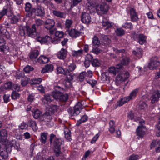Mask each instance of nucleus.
Here are the masks:
<instances>
[{
	"mask_svg": "<svg viewBox=\"0 0 160 160\" xmlns=\"http://www.w3.org/2000/svg\"><path fill=\"white\" fill-rule=\"evenodd\" d=\"M36 40L41 43H48L51 40V38L49 36H46L44 37H37Z\"/></svg>",
	"mask_w": 160,
	"mask_h": 160,
	"instance_id": "13",
	"label": "nucleus"
},
{
	"mask_svg": "<svg viewBox=\"0 0 160 160\" xmlns=\"http://www.w3.org/2000/svg\"><path fill=\"white\" fill-rule=\"evenodd\" d=\"M91 63L92 66L94 67H98L101 65L100 61L97 59H93L91 62Z\"/></svg>",
	"mask_w": 160,
	"mask_h": 160,
	"instance_id": "50",
	"label": "nucleus"
},
{
	"mask_svg": "<svg viewBox=\"0 0 160 160\" xmlns=\"http://www.w3.org/2000/svg\"><path fill=\"white\" fill-rule=\"evenodd\" d=\"M53 99L52 95L47 94L44 95V97L42 99V102L46 104L52 102Z\"/></svg>",
	"mask_w": 160,
	"mask_h": 160,
	"instance_id": "26",
	"label": "nucleus"
},
{
	"mask_svg": "<svg viewBox=\"0 0 160 160\" xmlns=\"http://www.w3.org/2000/svg\"><path fill=\"white\" fill-rule=\"evenodd\" d=\"M138 92V88L134 89L131 92L129 95L126 98L128 99V101L130 100L133 99L136 97Z\"/></svg>",
	"mask_w": 160,
	"mask_h": 160,
	"instance_id": "23",
	"label": "nucleus"
},
{
	"mask_svg": "<svg viewBox=\"0 0 160 160\" xmlns=\"http://www.w3.org/2000/svg\"><path fill=\"white\" fill-rule=\"evenodd\" d=\"M34 70V68L30 66L27 65L24 68V70L26 73H28L30 71H32Z\"/></svg>",
	"mask_w": 160,
	"mask_h": 160,
	"instance_id": "58",
	"label": "nucleus"
},
{
	"mask_svg": "<svg viewBox=\"0 0 160 160\" xmlns=\"http://www.w3.org/2000/svg\"><path fill=\"white\" fill-rule=\"evenodd\" d=\"M39 54L38 50H34L30 53L29 54V58L32 60H33L37 58Z\"/></svg>",
	"mask_w": 160,
	"mask_h": 160,
	"instance_id": "32",
	"label": "nucleus"
},
{
	"mask_svg": "<svg viewBox=\"0 0 160 160\" xmlns=\"http://www.w3.org/2000/svg\"><path fill=\"white\" fill-rule=\"evenodd\" d=\"M12 8L10 5H8L4 7L3 10L0 12V18H1L4 15H9L11 13Z\"/></svg>",
	"mask_w": 160,
	"mask_h": 160,
	"instance_id": "8",
	"label": "nucleus"
},
{
	"mask_svg": "<svg viewBox=\"0 0 160 160\" xmlns=\"http://www.w3.org/2000/svg\"><path fill=\"white\" fill-rule=\"evenodd\" d=\"M92 43L93 45L94 46H99L100 45V40L96 36H94L93 38Z\"/></svg>",
	"mask_w": 160,
	"mask_h": 160,
	"instance_id": "48",
	"label": "nucleus"
},
{
	"mask_svg": "<svg viewBox=\"0 0 160 160\" xmlns=\"http://www.w3.org/2000/svg\"><path fill=\"white\" fill-rule=\"evenodd\" d=\"M55 22L52 19H47L44 22V27L46 29L48 30L51 34H53L56 31V28H54Z\"/></svg>",
	"mask_w": 160,
	"mask_h": 160,
	"instance_id": "3",
	"label": "nucleus"
},
{
	"mask_svg": "<svg viewBox=\"0 0 160 160\" xmlns=\"http://www.w3.org/2000/svg\"><path fill=\"white\" fill-rule=\"evenodd\" d=\"M12 83L10 82H8L5 83L3 86V88L5 89H10L12 87Z\"/></svg>",
	"mask_w": 160,
	"mask_h": 160,
	"instance_id": "56",
	"label": "nucleus"
},
{
	"mask_svg": "<svg viewBox=\"0 0 160 160\" xmlns=\"http://www.w3.org/2000/svg\"><path fill=\"white\" fill-rule=\"evenodd\" d=\"M160 66V62L157 56H152L150 59V62L148 65V68L151 70L156 69Z\"/></svg>",
	"mask_w": 160,
	"mask_h": 160,
	"instance_id": "4",
	"label": "nucleus"
},
{
	"mask_svg": "<svg viewBox=\"0 0 160 160\" xmlns=\"http://www.w3.org/2000/svg\"><path fill=\"white\" fill-rule=\"evenodd\" d=\"M0 36L5 38H8L10 37L9 33L6 28H0Z\"/></svg>",
	"mask_w": 160,
	"mask_h": 160,
	"instance_id": "25",
	"label": "nucleus"
},
{
	"mask_svg": "<svg viewBox=\"0 0 160 160\" xmlns=\"http://www.w3.org/2000/svg\"><path fill=\"white\" fill-rule=\"evenodd\" d=\"M109 131L111 133H113L115 131V126L114 121L113 120H111L109 122Z\"/></svg>",
	"mask_w": 160,
	"mask_h": 160,
	"instance_id": "37",
	"label": "nucleus"
},
{
	"mask_svg": "<svg viewBox=\"0 0 160 160\" xmlns=\"http://www.w3.org/2000/svg\"><path fill=\"white\" fill-rule=\"evenodd\" d=\"M36 29L34 25H32V28L29 27L27 28L26 31L28 35L31 37H34L36 34Z\"/></svg>",
	"mask_w": 160,
	"mask_h": 160,
	"instance_id": "12",
	"label": "nucleus"
},
{
	"mask_svg": "<svg viewBox=\"0 0 160 160\" xmlns=\"http://www.w3.org/2000/svg\"><path fill=\"white\" fill-rule=\"evenodd\" d=\"M43 120L45 122H49L52 118V114H50L49 112H45L42 116Z\"/></svg>",
	"mask_w": 160,
	"mask_h": 160,
	"instance_id": "22",
	"label": "nucleus"
},
{
	"mask_svg": "<svg viewBox=\"0 0 160 160\" xmlns=\"http://www.w3.org/2000/svg\"><path fill=\"white\" fill-rule=\"evenodd\" d=\"M133 53L136 56L140 58L142 56V51L140 48H136V49L133 51Z\"/></svg>",
	"mask_w": 160,
	"mask_h": 160,
	"instance_id": "35",
	"label": "nucleus"
},
{
	"mask_svg": "<svg viewBox=\"0 0 160 160\" xmlns=\"http://www.w3.org/2000/svg\"><path fill=\"white\" fill-rule=\"evenodd\" d=\"M28 127H29L32 128L34 131H36L38 129V127L37 125L36 122L31 119L28 120L27 122Z\"/></svg>",
	"mask_w": 160,
	"mask_h": 160,
	"instance_id": "19",
	"label": "nucleus"
},
{
	"mask_svg": "<svg viewBox=\"0 0 160 160\" xmlns=\"http://www.w3.org/2000/svg\"><path fill=\"white\" fill-rule=\"evenodd\" d=\"M68 94L61 93L59 101L61 102H65L68 101Z\"/></svg>",
	"mask_w": 160,
	"mask_h": 160,
	"instance_id": "43",
	"label": "nucleus"
},
{
	"mask_svg": "<svg viewBox=\"0 0 160 160\" xmlns=\"http://www.w3.org/2000/svg\"><path fill=\"white\" fill-rule=\"evenodd\" d=\"M7 132L5 129H2L0 131V139L1 142H6L7 140Z\"/></svg>",
	"mask_w": 160,
	"mask_h": 160,
	"instance_id": "14",
	"label": "nucleus"
},
{
	"mask_svg": "<svg viewBox=\"0 0 160 160\" xmlns=\"http://www.w3.org/2000/svg\"><path fill=\"white\" fill-rule=\"evenodd\" d=\"M67 55V51L66 49L62 48L57 54V56L60 59H64Z\"/></svg>",
	"mask_w": 160,
	"mask_h": 160,
	"instance_id": "15",
	"label": "nucleus"
},
{
	"mask_svg": "<svg viewBox=\"0 0 160 160\" xmlns=\"http://www.w3.org/2000/svg\"><path fill=\"white\" fill-rule=\"evenodd\" d=\"M130 62V60L129 57H124L122 58L121 60V62L122 65H128Z\"/></svg>",
	"mask_w": 160,
	"mask_h": 160,
	"instance_id": "46",
	"label": "nucleus"
},
{
	"mask_svg": "<svg viewBox=\"0 0 160 160\" xmlns=\"http://www.w3.org/2000/svg\"><path fill=\"white\" fill-rule=\"evenodd\" d=\"M47 134L46 133H42L41 134V137L40 140L42 144H45L47 140Z\"/></svg>",
	"mask_w": 160,
	"mask_h": 160,
	"instance_id": "39",
	"label": "nucleus"
},
{
	"mask_svg": "<svg viewBox=\"0 0 160 160\" xmlns=\"http://www.w3.org/2000/svg\"><path fill=\"white\" fill-rule=\"evenodd\" d=\"M32 115L35 119H38L41 115L42 112L38 109H34L32 110Z\"/></svg>",
	"mask_w": 160,
	"mask_h": 160,
	"instance_id": "24",
	"label": "nucleus"
},
{
	"mask_svg": "<svg viewBox=\"0 0 160 160\" xmlns=\"http://www.w3.org/2000/svg\"><path fill=\"white\" fill-rule=\"evenodd\" d=\"M52 13L53 15L58 17L60 18H64L65 14L63 12L59 10H53L52 11Z\"/></svg>",
	"mask_w": 160,
	"mask_h": 160,
	"instance_id": "31",
	"label": "nucleus"
},
{
	"mask_svg": "<svg viewBox=\"0 0 160 160\" xmlns=\"http://www.w3.org/2000/svg\"><path fill=\"white\" fill-rule=\"evenodd\" d=\"M61 92L58 91H54L52 92V95L53 98H54L57 101H59L61 94Z\"/></svg>",
	"mask_w": 160,
	"mask_h": 160,
	"instance_id": "42",
	"label": "nucleus"
},
{
	"mask_svg": "<svg viewBox=\"0 0 160 160\" xmlns=\"http://www.w3.org/2000/svg\"><path fill=\"white\" fill-rule=\"evenodd\" d=\"M32 7V5L30 3L27 2L25 4V12H27V11H28Z\"/></svg>",
	"mask_w": 160,
	"mask_h": 160,
	"instance_id": "62",
	"label": "nucleus"
},
{
	"mask_svg": "<svg viewBox=\"0 0 160 160\" xmlns=\"http://www.w3.org/2000/svg\"><path fill=\"white\" fill-rule=\"evenodd\" d=\"M160 97V91L158 90L154 91L150 97L152 103L154 104L157 103L159 101Z\"/></svg>",
	"mask_w": 160,
	"mask_h": 160,
	"instance_id": "7",
	"label": "nucleus"
},
{
	"mask_svg": "<svg viewBox=\"0 0 160 160\" xmlns=\"http://www.w3.org/2000/svg\"><path fill=\"white\" fill-rule=\"evenodd\" d=\"M122 27L125 28H128L132 29L133 28V26L132 23L131 22L128 23L126 22L122 25Z\"/></svg>",
	"mask_w": 160,
	"mask_h": 160,
	"instance_id": "59",
	"label": "nucleus"
},
{
	"mask_svg": "<svg viewBox=\"0 0 160 160\" xmlns=\"http://www.w3.org/2000/svg\"><path fill=\"white\" fill-rule=\"evenodd\" d=\"M83 53V50L80 49L78 51H72L71 54L72 55L75 57H78L81 55Z\"/></svg>",
	"mask_w": 160,
	"mask_h": 160,
	"instance_id": "44",
	"label": "nucleus"
},
{
	"mask_svg": "<svg viewBox=\"0 0 160 160\" xmlns=\"http://www.w3.org/2000/svg\"><path fill=\"white\" fill-rule=\"evenodd\" d=\"M0 156L2 159L5 160L8 157V153L5 149L1 148L0 149Z\"/></svg>",
	"mask_w": 160,
	"mask_h": 160,
	"instance_id": "33",
	"label": "nucleus"
},
{
	"mask_svg": "<svg viewBox=\"0 0 160 160\" xmlns=\"http://www.w3.org/2000/svg\"><path fill=\"white\" fill-rule=\"evenodd\" d=\"M100 40L101 42L106 45H109L111 42V40L108 36L106 35H102L100 37Z\"/></svg>",
	"mask_w": 160,
	"mask_h": 160,
	"instance_id": "21",
	"label": "nucleus"
},
{
	"mask_svg": "<svg viewBox=\"0 0 160 160\" xmlns=\"http://www.w3.org/2000/svg\"><path fill=\"white\" fill-rule=\"evenodd\" d=\"M102 24L103 28L105 29L111 28L113 25L111 22L107 21H103L102 22Z\"/></svg>",
	"mask_w": 160,
	"mask_h": 160,
	"instance_id": "41",
	"label": "nucleus"
},
{
	"mask_svg": "<svg viewBox=\"0 0 160 160\" xmlns=\"http://www.w3.org/2000/svg\"><path fill=\"white\" fill-rule=\"evenodd\" d=\"M139 108L141 109H146L148 108V105L145 102H140Z\"/></svg>",
	"mask_w": 160,
	"mask_h": 160,
	"instance_id": "54",
	"label": "nucleus"
},
{
	"mask_svg": "<svg viewBox=\"0 0 160 160\" xmlns=\"http://www.w3.org/2000/svg\"><path fill=\"white\" fill-rule=\"evenodd\" d=\"M38 61L40 64H45L48 62L49 58L44 56H41L38 59Z\"/></svg>",
	"mask_w": 160,
	"mask_h": 160,
	"instance_id": "30",
	"label": "nucleus"
},
{
	"mask_svg": "<svg viewBox=\"0 0 160 160\" xmlns=\"http://www.w3.org/2000/svg\"><path fill=\"white\" fill-rule=\"evenodd\" d=\"M88 117L86 115H83L81 118L76 123V125L79 126L81 124L82 122H85L87 121L88 120Z\"/></svg>",
	"mask_w": 160,
	"mask_h": 160,
	"instance_id": "38",
	"label": "nucleus"
},
{
	"mask_svg": "<svg viewBox=\"0 0 160 160\" xmlns=\"http://www.w3.org/2000/svg\"><path fill=\"white\" fill-rule=\"evenodd\" d=\"M96 9L98 14L101 15L107 13L108 9V6L104 4L98 5L97 6Z\"/></svg>",
	"mask_w": 160,
	"mask_h": 160,
	"instance_id": "6",
	"label": "nucleus"
},
{
	"mask_svg": "<svg viewBox=\"0 0 160 160\" xmlns=\"http://www.w3.org/2000/svg\"><path fill=\"white\" fill-rule=\"evenodd\" d=\"M19 97V94L16 92H13L12 94L11 98L13 99H15Z\"/></svg>",
	"mask_w": 160,
	"mask_h": 160,
	"instance_id": "63",
	"label": "nucleus"
},
{
	"mask_svg": "<svg viewBox=\"0 0 160 160\" xmlns=\"http://www.w3.org/2000/svg\"><path fill=\"white\" fill-rule=\"evenodd\" d=\"M10 22L12 24H15L17 23L18 20V18L15 16L11 17L9 18Z\"/></svg>",
	"mask_w": 160,
	"mask_h": 160,
	"instance_id": "57",
	"label": "nucleus"
},
{
	"mask_svg": "<svg viewBox=\"0 0 160 160\" xmlns=\"http://www.w3.org/2000/svg\"><path fill=\"white\" fill-rule=\"evenodd\" d=\"M42 80V79L40 78H33L31 80L30 83L31 84H38L41 82Z\"/></svg>",
	"mask_w": 160,
	"mask_h": 160,
	"instance_id": "47",
	"label": "nucleus"
},
{
	"mask_svg": "<svg viewBox=\"0 0 160 160\" xmlns=\"http://www.w3.org/2000/svg\"><path fill=\"white\" fill-rule=\"evenodd\" d=\"M138 127L136 131V134L138 136L137 138L138 139L142 138L145 134V132L143 130L144 128H139Z\"/></svg>",
	"mask_w": 160,
	"mask_h": 160,
	"instance_id": "16",
	"label": "nucleus"
},
{
	"mask_svg": "<svg viewBox=\"0 0 160 160\" xmlns=\"http://www.w3.org/2000/svg\"><path fill=\"white\" fill-rule=\"evenodd\" d=\"M137 41L138 43L142 45L146 42V37L143 34H140L137 37Z\"/></svg>",
	"mask_w": 160,
	"mask_h": 160,
	"instance_id": "27",
	"label": "nucleus"
},
{
	"mask_svg": "<svg viewBox=\"0 0 160 160\" xmlns=\"http://www.w3.org/2000/svg\"><path fill=\"white\" fill-rule=\"evenodd\" d=\"M128 99L126 97L123 98L117 102L116 104H115L116 107H115V108H116L117 106H121L124 104L128 102Z\"/></svg>",
	"mask_w": 160,
	"mask_h": 160,
	"instance_id": "28",
	"label": "nucleus"
},
{
	"mask_svg": "<svg viewBox=\"0 0 160 160\" xmlns=\"http://www.w3.org/2000/svg\"><path fill=\"white\" fill-rule=\"evenodd\" d=\"M87 82L91 85L92 87H94L97 83V81L94 80H87Z\"/></svg>",
	"mask_w": 160,
	"mask_h": 160,
	"instance_id": "61",
	"label": "nucleus"
},
{
	"mask_svg": "<svg viewBox=\"0 0 160 160\" xmlns=\"http://www.w3.org/2000/svg\"><path fill=\"white\" fill-rule=\"evenodd\" d=\"M140 158V156L138 155L132 154L130 156L129 160H137Z\"/></svg>",
	"mask_w": 160,
	"mask_h": 160,
	"instance_id": "60",
	"label": "nucleus"
},
{
	"mask_svg": "<svg viewBox=\"0 0 160 160\" xmlns=\"http://www.w3.org/2000/svg\"><path fill=\"white\" fill-rule=\"evenodd\" d=\"M76 68V65L75 64L73 63L71 64L68 66V68L65 69L63 72V75L65 76L70 84H71L70 82L77 77V75L76 74L71 72L74 70Z\"/></svg>",
	"mask_w": 160,
	"mask_h": 160,
	"instance_id": "2",
	"label": "nucleus"
},
{
	"mask_svg": "<svg viewBox=\"0 0 160 160\" xmlns=\"http://www.w3.org/2000/svg\"><path fill=\"white\" fill-rule=\"evenodd\" d=\"M13 146V143L10 142H8L6 144H5L3 149H5L8 153L10 152L12 150V147Z\"/></svg>",
	"mask_w": 160,
	"mask_h": 160,
	"instance_id": "34",
	"label": "nucleus"
},
{
	"mask_svg": "<svg viewBox=\"0 0 160 160\" xmlns=\"http://www.w3.org/2000/svg\"><path fill=\"white\" fill-rule=\"evenodd\" d=\"M68 34L71 37L76 38L80 35V32L73 29H72L69 32Z\"/></svg>",
	"mask_w": 160,
	"mask_h": 160,
	"instance_id": "29",
	"label": "nucleus"
},
{
	"mask_svg": "<svg viewBox=\"0 0 160 160\" xmlns=\"http://www.w3.org/2000/svg\"><path fill=\"white\" fill-rule=\"evenodd\" d=\"M82 107L81 103L78 102L75 105L73 109L70 108L68 109V111L72 116H75L79 114Z\"/></svg>",
	"mask_w": 160,
	"mask_h": 160,
	"instance_id": "5",
	"label": "nucleus"
},
{
	"mask_svg": "<svg viewBox=\"0 0 160 160\" xmlns=\"http://www.w3.org/2000/svg\"><path fill=\"white\" fill-rule=\"evenodd\" d=\"M53 66L52 64H47L45 65L41 71V72L44 73L46 72H51L53 70Z\"/></svg>",
	"mask_w": 160,
	"mask_h": 160,
	"instance_id": "17",
	"label": "nucleus"
},
{
	"mask_svg": "<svg viewBox=\"0 0 160 160\" xmlns=\"http://www.w3.org/2000/svg\"><path fill=\"white\" fill-rule=\"evenodd\" d=\"M49 140L50 144H53L55 155L57 157H58L61 154V146L63 144V141L61 138L56 137V135L53 134H50Z\"/></svg>",
	"mask_w": 160,
	"mask_h": 160,
	"instance_id": "1",
	"label": "nucleus"
},
{
	"mask_svg": "<svg viewBox=\"0 0 160 160\" xmlns=\"http://www.w3.org/2000/svg\"><path fill=\"white\" fill-rule=\"evenodd\" d=\"M26 15L27 17H30L32 16L34 13L35 12V8L32 7L30 10L27 11V12Z\"/></svg>",
	"mask_w": 160,
	"mask_h": 160,
	"instance_id": "52",
	"label": "nucleus"
},
{
	"mask_svg": "<svg viewBox=\"0 0 160 160\" xmlns=\"http://www.w3.org/2000/svg\"><path fill=\"white\" fill-rule=\"evenodd\" d=\"M28 127L27 123H26L24 122H22L21 125L19 126L20 129L23 130L25 128H27Z\"/></svg>",
	"mask_w": 160,
	"mask_h": 160,
	"instance_id": "64",
	"label": "nucleus"
},
{
	"mask_svg": "<svg viewBox=\"0 0 160 160\" xmlns=\"http://www.w3.org/2000/svg\"><path fill=\"white\" fill-rule=\"evenodd\" d=\"M47 108L48 109V111L50 112L51 113H54L57 111L59 108V107L57 105L51 104L48 105Z\"/></svg>",
	"mask_w": 160,
	"mask_h": 160,
	"instance_id": "20",
	"label": "nucleus"
},
{
	"mask_svg": "<svg viewBox=\"0 0 160 160\" xmlns=\"http://www.w3.org/2000/svg\"><path fill=\"white\" fill-rule=\"evenodd\" d=\"M130 11L131 21L133 22L137 21L138 20V18L135 10L133 8H131Z\"/></svg>",
	"mask_w": 160,
	"mask_h": 160,
	"instance_id": "18",
	"label": "nucleus"
},
{
	"mask_svg": "<svg viewBox=\"0 0 160 160\" xmlns=\"http://www.w3.org/2000/svg\"><path fill=\"white\" fill-rule=\"evenodd\" d=\"M44 22L43 20L40 19H36L35 20V24L33 25H35V27H36V26H40L43 25H44Z\"/></svg>",
	"mask_w": 160,
	"mask_h": 160,
	"instance_id": "45",
	"label": "nucleus"
},
{
	"mask_svg": "<svg viewBox=\"0 0 160 160\" xmlns=\"http://www.w3.org/2000/svg\"><path fill=\"white\" fill-rule=\"evenodd\" d=\"M54 33L55 37L60 39L63 38L64 35L62 31H55Z\"/></svg>",
	"mask_w": 160,
	"mask_h": 160,
	"instance_id": "49",
	"label": "nucleus"
},
{
	"mask_svg": "<svg viewBox=\"0 0 160 160\" xmlns=\"http://www.w3.org/2000/svg\"><path fill=\"white\" fill-rule=\"evenodd\" d=\"M35 15L40 17H44L45 15V11L44 7L41 5H38L35 8Z\"/></svg>",
	"mask_w": 160,
	"mask_h": 160,
	"instance_id": "11",
	"label": "nucleus"
},
{
	"mask_svg": "<svg viewBox=\"0 0 160 160\" xmlns=\"http://www.w3.org/2000/svg\"><path fill=\"white\" fill-rule=\"evenodd\" d=\"M123 68V66L121 64H118L116 67H111L108 68V71L110 73H112L114 76L116 73L121 72Z\"/></svg>",
	"mask_w": 160,
	"mask_h": 160,
	"instance_id": "9",
	"label": "nucleus"
},
{
	"mask_svg": "<svg viewBox=\"0 0 160 160\" xmlns=\"http://www.w3.org/2000/svg\"><path fill=\"white\" fill-rule=\"evenodd\" d=\"M29 79L27 77H24L22 79L21 84L22 86H26L28 83Z\"/></svg>",
	"mask_w": 160,
	"mask_h": 160,
	"instance_id": "53",
	"label": "nucleus"
},
{
	"mask_svg": "<svg viewBox=\"0 0 160 160\" xmlns=\"http://www.w3.org/2000/svg\"><path fill=\"white\" fill-rule=\"evenodd\" d=\"M72 23V21L70 19L66 20L65 23V27L67 28H70Z\"/></svg>",
	"mask_w": 160,
	"mask_h": 160,
	"instance_id": "55",
	"label": "nucleus"
},
{
	"mask_svg": "<svg viewBox=\"0 0 160 160\" xmlns=\"http://www.w3.org/2000/svg\"><path fill=\"white\" fill-rule=\"evenodd\" d=\"M116 35L118 36H121L123 35L125 33V31L122 28H118L115 30Z\"/></svg>",
	"mask_w": 160,
	"mask_h": 160,
	"instance_id": "40",
	"label": "nucleus"
},
{
	"mask_svg": "<svg viewBox=\"0 0 160 160\" xmlns=\"http://www.w3.org/2000/svg\"><path fill=\"white\" fill-rule=\"evenodd\" d=\"M81 18L82 22L86 24H88L91 21V17L90 15L85 12L82 13Z\"/></svg>",
	"mask_w": 160,
	"mask_h": 160,
	"instance_id": "10",
	"label": "nucleus"
},
{
	"mask_svg": "<svg viewBox=\"0 0 160 160\" xmlns=\"http://www.w3.org/2000/svg\"><path fill=\"white\" fill-rule=\"evenodd\" d=\"M64 133L66 138L69 140L71 139L70 131L69 128L66 127L64 128Z\"/></svg>",
	"mask_w": 160,
	"mask_h": 160,
	"instance_id": "36",
	"label": "nucleus"
},
{
	"mask_svg": "<svg viewBox=\"0 0 160 160\" xmlns=\"http://www.w3.org/2000/svg\"><path fill=\"white\" fill-rule=\"evenodd\" d=\"M86 77H87V75L85 72H81L78 76L79 81L81 82H83Z\"/></svg>",
	"mask_w": 160,
	"mask_h": 160,
	"instance_id": "51",
	"label": "nucleus"
}]
</instances>
